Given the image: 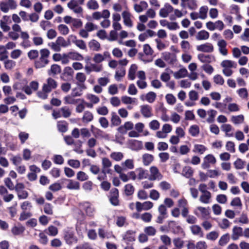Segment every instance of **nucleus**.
Returning a JSON list of instances; mask_svg holds the SVG:
<instances>
[{
    "label": "nucleus",
    "instance_id": "nucleus-25",
    "mask_svg": "<svg viewBox=\"0 0 249 249\" xmlns=\"http://www.w3.org/2000/svg\"><path fill=\"white\" fill-rule=\"evenodd\" d=\"M195 213L198 216L200 215L203 217H206L210 213L209 209L201 206L197 207L195 211Z\"/></svg>",
    "mask_w": 249,
    "mask_h": 249
},
{
    "label": "nucleus",
    "instance_id": "nucleus-43",
    "mask_svg": "<svg viewBox=\"0 0 249 249\" xmlns=\"http://www.w3.org/2000/svg\"><path fill=\"white\" fill-rule=\"evenodd\" d=\"M122 102L125 105L136 104L137 100L135 98H132L127 96H123L121 98Z\"/></svg>",
    "mask_w": 249,
    "mask_h": 249
},
{
    "label": "nucleus",
    "instance_id": "nucleus-8",
    "mask_svg": "<svg viewBox=\"0 0 249 249\" xmlns=\"http://www.w3.org/2000/svg\"><path fill=\"white\" fill-rule=\"evenodd\" d=\"M154 204L150 201H145L143 203L137 201L136 202V209L138 212L142 211H148L153 207Z\"/></svg>",
    "mask_w": 249,
    "mask_h": 249
},
{
    "label": "nucleus",
    "instance_id": "nucleus-24",
    "mask_svg": "<svg viewBox=\"0 0 249 249\" xmlns=\"http://www.w3.org/2000/svg\"><path fill=\"white\" fill-rule=\"evenodd\" d=\"M64 238L67 243L69 245L76 243L77 242V239L74 236L72 231H68L66 232Z\"/></svg>",
    "mask_w": 249,
    "mask_h": 249
},
{
    "label": "nucleus",
    "instance_id": "nucleus-17",
    "mask_svg": "<svg viewBox=\"0 0 249 249\" xmlns=\"http://www.w3.org/2000/svg\"><path fill=\"white\" fill-rule=\"evenodd\" d=\"M140 110L142 116L145 118H150L153 116L152 108L147 105H142L140 107Z\"/></svg>",
    "mask_w": 249,
    "mask_h": 249
},
{
    "label": "nucleus",
    "instance_id": "nucleus-47",
    "mask_svg": "<svg viewBox=\"0 0 249 249\" xmlns=\"http://www.w3.org/2000/svg\"><path fill=\"white\" fill-rule=\"evenodd\" d=\"M86 6L89 9L91 10H96L99 8V5L96 0H89Z\"/></svg>",
    "mask_w": 249,
    "mask_h": 249
},
{
    "label": "nucleus",
    "instance_id": "nucleus-54",
    "mask_svg": "<svg viewBox=\"0 0 249 249\" xmlns=\"http://www.w3.org/2000/svg\"><path fill=\"white\" fill-rule=\"evenodd\" d=\"M25 230V228L21 225L14 226L12 228L11 232L15 235H18L22 234Z\"/></svg>",
    "mask_w": 249,
    "mask_h": 249
},
{
    "label": "nucleus",
    "instance_id": "nucleus-50",
    "mask_svg": "<svg viewBox=\"0 0 249 249\" xmlns=\"http://www.w3.org/2000/svg\"><path fill=\"white\" fill-rule=\"evenodd\" d=\"M199 127L197 125H191L189 129V132L193 137H196L199 134Z\"/></svg>",
    "mask_w": 249,
    "mask_h": 249
},
{
    "label": "nucleus",
    "instance_id": "nucleus-46",
    "mask_svg": "<svg viewBox=\"0 0 249 249\" xmlns=\"http://www.w3.org/2000/svg\"><path fill=\"white\" fill-rule=\"evenodd\" d=\"M3 61L4 67L6 70H11L16 66V62L11 59H5Z\"/></svg>",
    "mask_w": 249,
    "mask_h": 249
},
{
    "label": "nucleus",
    "instance_id": "nucleus-49",
    "mask_svg": "<svg viewBox=\"0 0 249 249\" xmlns=\"http://www.w3.org/2000/svg\"><path fill=\"white\" fill-rule=\"evenodd\" d=\"M208 10V7L206 5L202 6L199 8L198 14L200 17V19H205L207 18Z\"/></svg>",
    "mask_w": 249,
    "mask_h": 249
},
{
    "label": "nucleus",
    "instance_id": "nucleus-58",
    "mask_svg": "<svg viewBox=\"0 0 249 249\" xmlns=\"http://www.w3.org/2000/svg\"><path fill=\"white\" fill-rule=\"evenodd\" d=\"M123 240L126 242H133L135 241L134 233L130 231H127L123 235Z\"/></svg>",
    "mask_w": 249,
    "mask_h": 249
},
{
    "label": "nucleus",
    "instance_id": "nucleus-7",
    "mask_svg": "<svg viewBox=\"0 0 249 249\" xmlns=\"http://www.w3.org/2000/svg\"><path fill=\"white\" fill-rule=\"evenodd\" d=\"M58 84L56 81L51 77L47 79L46 83L43 84L42 87L44 90L49 91L50 92L57 87Z\"/></svg>",
    "mask_w": 249,
    "mask_h": 249
},
{
    "label": "nucleus",
    "instance_id": "nucleus-51",
    "mask_svg": "<svg viewBox=\"0 0 249 249\" xmlns=\"http://www.w3.org/2000/svg\"><path fill=\"white\" fill-rule=\"evenodd\" d=\"M188 71L185 68H182L179 70L178 71L176 72L174 74V76L175 78L179 79L181 78L185 77L187 76Z\"/></svg>",
    "mask_w": 249,
    "mask_h": 249
},
{
    "label": "nucleus",
    "instance_id": "nucleus-2",
    "mask_svg": "<svg viewBox=\"0 0 249 249\" xmlns=\"http://www.w3.org/2000/svg\"><path fill=\"white\" fill-rule=\"evenodd\" d=\"M220 66L222 68V72L227 77L231 76L233 73L232 69L237 67V64L235 62L229 59L223 60Z\"/></svg>",
    "mask_w": 249,
    "mask_h": 249
},
{
    "label": "nucleus",
    "instance_id": "nucleus-28",
    "mask_svg": "<svg viewBox=\"0 0 249 249\" xmlns=\"http://www.w3.org/2000/svg\"><path fill=\"white\" fill-rule=\"evenodd\" d=\"M135 172L137 175L138 179L142 180L148 178L149 176L147 170L142 168H138L135 170Z\"/></svg>",
    "mask_w": 249,
    "mask_h": 249
},
{
    "label": "nucleus",
    "instance_id": "nucleus-29",
    "mask_svg": "<svg viewBox=\"0 0 249 249\" xmlns=\"http://www.w3.org/2000/svg\"><path fill=\"white\" fill-rule=\"evenodd\" d=\"M129 145L131 149L133 150H139L143 147L142 142L136 140L129 141Z\"/></svg>",
    "mask_w": 249,
    "mask_h": 249
},
{
    "label": "nucleus",
    "instance_id": "nucleus-35",
    "mask_svg": "<svg viewBox=\"0 0 249 249\" xmlns=\"http://www.w3.org/2000/svg\"><path fill=\"white\" fill-rule=\"evenodd\" d=\"M190 230L193 234L203 237V233L201 227L197 225H194L190 227Z\"/></svg>",
    "mask_w": 249,
    "mask_h": 249
},
{
    "label": "nucleus",
    "instance_id": "nucleus-32",
    "mask_svg": "<svg viewBox=\"0 0 249 249\" xmlns=\"http://www.w3.org/2000/svg\"><path fill=\"white\" fill-rule=\"evenodd\" d=\"M209 33L203 30H201L196 34V38L197 40H206L209 38Z\"/></svg>",
    "mask_w": 249,
    "mask_h": 249
},
{
    "label": "nucleus",
    "instance_id": "nucleus-45",
    "mask_svg": "<svg viewBox=\"0 0 249 249\" xmlns=\"http://www.w3.org/2000/svg\"><path fill=\"white\" fill-rule=\"evenodd\" d=\"M211 193L206 192V193H203L200 196L199 200L203 203L209 204L211 202Z\"/></svg>",
    "mask_w": 249,
    "mask_h": 249
},
{
    "label": "nucleus",
    "instance_id": "nucleus-52",
    "mask_svg": "<svg viewBox=\"0 0 249 249\" xmlns=\"http://www.w3.org/2000/svg\"><path fill=\"white\" fill-rule=\"evenodd\" d=\"M121 165L124 169H132L134 168V160L132 159H127L122 162Z\"/></svg>",
    "mask_w": 249,
    "mask_h": 249
},
{
    "label": "nucleus",
    "instance_id": "nucleus-11",
    "mask_svg": "<svg viewBox=\"0 0 249 249\" xmlns=\"http://www.w3.org/2000/svg\"><path fill=\"white\" fill-rule=\"evenodd\" d=\"M119 191L116 188H113L110 192V195L109 196V201L112 205L114 206H118L119 204Z\"/></svg>",
    "mask_w": 249,
    "mask_h": 249
},
{
    "label": "nucleus",
    "instance_id": "nucleus-55",
    "mask_svg": "<svg viewBox=\"0 0 249 249\" xmlns=\"http://www.w3.org/2000/svg\"><path fill=\"white\" fill-rule=\"evenodd\" d=\"M208 117L207 118V122L212 123L214 121V118L217 114V111L214 109H210L207 112Z\"/></svg>",
    "mask_w": 249,
    "mask_h": 249
},
{
    "label": "nucleus",
    "instance_id": "nucleus-31",
    "mask_svg": "<svg viewBox=\"0 0 249 249\" xmlns=\"http://www.w3.org/2000/svg\"><path fill=\"white\" fill-rule=\"evenodd\" d=\"M148 7L147 3L145 1H140L139 4L136 3L134 5V9L137 13H141L145 10Z\"/></svg>",
    "mask_w": 249,
    "mask_h": 249
},
{
    "label": "nucleus",
    "instance_id": "nucleus-63",
    "mask_svg": "<svg viewBox=\"0 0 249 249\" xmlns=\"http://www.w3.org/2000/svg\"><path fill=\"white\" fill-rule=\"evenodd\" d=\"M57 43L61 47H67L70 45V41H67L63 37L59 36L55 40Z\"/></svg>",
    "mask_w": 249,
    "mask_h": 249
},
{
    "label": "nucleus",
    "instance_id": "nucleus-53",
    "mask_svg": "<svg viewBox=\"0 0 249 249\" xmlns=\"http://www.w3.org/2000/svg\"><path fill=\"white\" fill-rule=\"evenodd\" d=\"M231 225V223L226 218H223L218 222V226L222 229H228Z\"/></svg>",
    "mask_w": 249,
    "mask_h": 249
},
{
    "label": "nucleus",
    "instance_id": "nucleus-27",
    "mask_svg": "<svg viewBox=\"0 0 249 249\" xmlns=\"http://www.w3.org/2000/svg\"><path fill=\"white\" fill-rule=\"evenodd\" d=\"M163 59L170 64H174L177 61L176 56L175 54L164 52L162 53Z\"/></svg>",
    "mask_w": 249,
    "mask_h": 249
},
{
    "label": "nucleus",
    "instance_id": "nucleus-26",
    "mask_svg": "<svg viewBox=\"0 0 249 249\" xmlns=\"http://www.w3.org/2000/svg\"><path fill=\"white\" fill-rule=\"evenodd\" d=\"M243 235V229L242 228L234 226L232 229L231 238L233 240H237Z\"/></svg>",
    "mask_w": 249,
    "mask_h": 249
},
{
    "label": "nucleus",
    "instance_id": "nucleus-3",
    "mask_svg": "<svg viewBox=\"0 0 249 249\" xmlns=\"http://www.w3.org/2000/svg\"><path fill=\"white\" fill-rule=\"evenodd\" d=\"M17 2L15 0H3L0 2V10L7 13L10 10H14L17 7Z\"/></svg>",
    "mask_w": 249,
    "mask_h": 249
},
{
    "label": "nucleus",
    "instance_id": "nucleus-10",
    "mask_svg": "<svg viewBox=\"0 0 249 249\" xmlns=\"http://www.w3.org/2000/svg\"><path fill=\"white\" fill-rule=\"evenodd\" d=\"M67 6L75 14H82L83 13V8L79 5L77 1L76 0H71L67 3Z\"/></svg>",
    "mask_w": 249,
    "mask_h": 249
},
{
    "label": "nucleus",
    "instance_id": "nucleus-37",
    "mask_svg": "<svg viewBox=\"0 0 249 249\" xmlns=\"http://www.w3.org/2000/svg\"><path fill=\"white\" fill-rule=\"evenodd\" d=\"M221 130L225 133V136L227 137H231L233 136V133H230L232 130V127L230 124H224L221 125Z\"/></svg>",
    "mask_w": 249,
    "mask_h": 249
},
{
    "label": "nucleus",
    "instance_id": "nucleus-40",
    "mask_svg": "<svg viewBox=\"0 0 249 249\" xmlns=\"http://www.w3.org/2000/svg\"><path fill=\"white\" fill-rule=\"evenodd\" d=\"M93 119V115L89 111H86L84 112L82 118V122L84 123H88L91 122Z\"/></svg>",
    "mask_w": 249,
    "mask_h": 249
},
{
    "label": "nucleus",
    "instance_id": "nucleus-38",
    "mask_svg": "<svg viewBox=\"0 0 249 249\" xmlns=\"http://www.w3.org/2000/svg\"><path fill=\"white\" fill-rule=\"evenodd\" d=\"M194 174V170L192 168L189 166H185L182 169L181 175L187 178H189L191 177Z\"/></svg>",
    "mask_w": 249,
    "mask_h": 249
},
{
    "label": "nucleus",
    "instance_id": "nucleus-36",
    "mask_svg": "<svg viewBox=\"0 0 249 249\" xmlns=\"http://www.w3.org/2000/svg\"><path fill=\"white\" fill-rule=\"evenodd\" d=\"M84 209L89 216H92L95 212V209L92 205L89 203V202H85L83 204Z\"/></svg>",
    "mask_w": 249,
    "mask_h": 249
},
{
    "label": "nucleus",
    "instance_id": "nucleus-33",
    "mask_svg": "<svg viewBox=\"0 0 249 249\" xmlns=\"http://www.w3.org/2000/svg\"><path fill=\"white\" fill-rule=\"evenodd\" d=\"M66 187L70 190H78L80 189V183L77 181L72 179H68Z\"/></svg>",
    "mask_w": 249,
    "mask_h": 249
},
{
    "label": "nucleus",
    "instance_id": "nucleus-23",
    "mask_svg": "<svg viewBox=\"0 0 249 249\" xmlns=\"http://www.w3.org/2000/svg\"><path fill=\"white\" fill-rule=\"evenodd\" d=\"M86 98L90 102V103L87 104V107H92L93 104H97L100 101L99 97L93 94H88L86 95Z\"/></svg>",
    "mask_w": 249,
    "mask_h": 249
},
{
    "label": "nucleus",
    "instance_id": "nucleus-19",
    "mask_svg": "<svg viewBox=\"0 0 249 249\" xmlns=\"http://www.w3.org/2000/svg\"><path fill=\"white\" fill-rule=\"evenodd\" d=\"M110 54L108 52H105L103 54L97 53H95L93 57V61L97 64H99L104 61L106 58L109 57Z\"/></svg>",
    "mask_w": 249,
    "mask_h": 249
},
{
    "label": "nucleus",
    "instance_id": "nucleus-22",
    "mask_svg": "<svg viewBox=\"0 0 249 249\" xmlns=\"http://www.w3.org/2000/svg\"><path fill=\"white\" fill-rule=\"evenodd\" d=\"M156 97V94L152 91L149 92L146 94H142L140 96L142 101H147L148 103H152L154 102Z\"/></svg>",
    "mask_w": 249,
    "mask_h": 249
},
{
    "label": "nucleus",
    "instance_id": "nucleus-9",
    "mask_svg": "<svg viewBox=\"0 0 249 249\" xmlns=\"http://www.w3.org/2000/svg\"><path fill=\"white\" fill-rule=\"evenodd\" d=\"M174 11V7L169 3H165L163 7L160 10L159 16L163 18L168 17Z\"/></svg>",
    "mask_w": 249,
    "mask_h": 249
},
{
    "label": "nucleus",
    "instance_id": "nucleus-20",
    "mask_svg": "<svg viewBox=\"0 0 249 249\" xmlns=\"http://www.w3.org/2000/svg\"><path fill=\"white\" fill-rule=\"evenodd\" d=\"M11 22L10 18L8 16H4L0 20V26L4 32L8 31L10 28L8 25Z\"/></svg>",
    "mask_w": 249,
    "mask_h": 249
},
{
    "label": "nucleus",
    "instance_id": "nucleus-18",
    "mask_svg": "<svg viewBox=\"0 0 249 249\" xmlns=\"http://www.w3.org/2000/svg\"><path fill=\"white\" fill-rule=\"evenodd\" d=\"M122 15L124 24L128 27H132L133 26V22L131 20V14L127 11H124L123 12Z\"/></svg>",
    "mask_w": 249,
    "mask_h": 249
},
{
    "label": "nucleus",
    "instance_id": "nucleus-16",
    "mask_svg": "<svg viewBox=\"0 0 249 249\" xmlns=\"http://www.w3.org/2000/svg\"><path fill=\"white\" fill-rule=\"evenodd\" d=\"M39 86L38 82L33 81L31 82L28 86L24 87V91L28 95H30L32 93L33 91H36L37 90Z\"/></svg>",
    "mask_w": 249,
    "mask_h": 249
},
{
    "label": "nucleus",
    "instance_id": "nucleus-57",
    "mask_svg": "<svg viewBox=\"0 0 249 249\" xmlns=\"http://www.w3.org/2000/svg\"><path fill=\"white\" fill-rule=\"evenodd\" d=\"M110 157L116 161H119L123 159L124 154L121 152H113L110 154Z\"/></svg>",
    "mask_w": 249,
    "mask_h": 249
},
{
    "label": "nucleus",
    "instance_id": "nucleus-59",
    "mask_svg": "<svg viewBox=\"0 0 249 249\" xmlns=\"http://www.w3.org/2000/svg\"><path fill=\"white\" fill-rule=\"evenodd\" d=\"M8 51L5 50L4 45H0V61H3L8 58Z\"/></svg>",
    "mask_w": 249,
    "mask_h": 249
},
{
    "label": "nucleus",
    "instance_id": "nucleus-41",
    "mask_svg": "<svg viewBox=\"0 0 249 249\" xmlns=\"http://www.w3.org/2000/svg\"><path fill=\"white\" fill-rule=\"evenodd\" d=\"M68 53L70 60L81 61L84 59L83 55L77 52H70Z\"/></svg>",
    "mask_w": 249,
    "mask_h": 249
},
{
    "label": "nucleus",
    "instance_id": "nucleus-4",
    "mask_svg": "<svg viewBox=\"0 0 249 249\" xmlns=\"http://www.w3.org/2000/svg\"><path fill=\"white\" fill-rule=\"evenodd\" d=\"M150 175L148 179L150 180H160L163 178V176L159 171L158 167L152 166L149 168Z\"/></svg>",
    "mask_w": 249,
    "mask_h": 249
},
{
    "label": "nucleus",
    "instance_id": "nucleus-6",
    "mask_svg": "<svg viewBox=\"0 0 249 249\" xmlns=\"http://www.w3.org/2000/svg\"><path fill=\"white\" fill-rule=\"evenodd\" d=\"M197 59L203 63L206 64L213 63L216 61V58L214 55L213 54H206L204 53H199L197 55Z\"/></svg>",
    "mask_w": 249,
    "mask_h": 249
},
{
    "label": "nucleus",
    "instance_id": "nucleus-15",
    "mask_svg": "<svg viewBox=\"0 0 249 249\" xmlns=\"http://www.w3.org/2000/svg\"><path fill=\"white\" fill-rule=\"evenodd\" d=\"M64 103L67 105H76L80 102H84V100L82 99H76L75 97L71 94L65 96L63 99Z\"/></svg>",
    "mask_w": 249,
    "mask_h": 249
},
{
    "label": "nucleus",
    "instance_id": "nucleus-42",
    "mask_svg": "<svg viewBox=\"0 0 249 249\" xmlns=\"http://www.w3.org/2000/svg\"><path fill=\"white\" fill-rule=\"evenodd\" d=\"M122 121L115 112L111 113V123L112 126H118L121 124Z\"/></svg>",
    "mask_w": 249,
    "mask_h": 249
},
{
    "label": "nucleus",
    "instance_id": "nucleus-12",
    "mask_svg": "<svg viewBox=\"0 0 249 249\" xmlns=\"http://www.w3.org/2000/svg\"><path fill=\"white\" fill-rule=\"evenodd\" d=\"M196 49L197 51L199 52L207 53H212L214 50V47L213 44L208 42L197 45Z\"/></svg>",
    "mask_w": 249,
    "mask_h": 249
},
{
    "label": "nucleus",
    "instance_id": "nucleus-21",
    "mask_svg": "<svg viewBox=\"0 0 249 249\" xmlns=\"http://www.w3.org/2000/svg\"><path fill=\"white\" fill-rule=\"evenodd\" d=\"M134 124L132 122L127 121L124 123L123 125L119 127L117 129L118 131L122 134H125L127 131L131 130L133 128Z\"/></svg>",
    "mask_w": 249,
    "mask_h": 249
},
{
    "label": "nucleus",
    "instance_id": "nucleus-60",
    "mask_svg": "<svg viewBox=\"0 0 249 249\" xmlns=\"http://www.w3.org/2000/svg\"><path fill=\"white\" fill-rule=\"evenodd\" d=\"M61 67L57 64H53L51 66V69L49 71V74L56 75L60 73Z\"/></svg>",
    "mask_w": 249,
    "mask_h": 249
},
{
    "label": "nucleus",
    "instance_id": "nucleus-14",
    "mask_svg": "<svg viewBox=\"0 0 249 249\" xmlns=\"http://www.w3.org/2000/svg\"><path fill=\"white\" fill-rule=\"evenodd\" d=\"M181 6L192 10H196L198 6L196 0H181Z\"/></svg>",
    "mask_w": 249,
    "mask_h": 249
},
{
    "label": "nucleus",
    "instance_id": "nucleus-62",
    "mask_svg": "<svg viewBox=\"0 0 249 249\" xmlns=\"http://www.w3.org/2000/svg\"><path fill=\"white\" fill-rule=\"evenodd\" d=\"M143 52L146 56H152L154 53V50L148 44L143 45Z\"/></svg>",
    "mask_w": 249,
    "mask_h": 249
},
{
    "label": "nucleus",
    "instance_id": "nucleus-48",
    "mask_svg": "<svg viewBox=\"0 0 249 249\" xmlns=\"http://www.w3.org/2000/svg\"><path fill=\"white\" fill-rule=\"evenodd\" d=\"M138 69V67L136 64L132 65L129 70L128 77L131 80H133L135 78L136 72Z\"/></svg>",
    "mask_w": 249,
    "mask_h": 249
},
{
    "label": "nucleus",
    "instance_id": "nucleus-61",
    "mask_svg": "<svg viewBox=\"0 0 249 249\" xmlns=\"http://www.w3.org/2000/svg\"><path fill=\"white\" fill-rule=\"evenodd\" d=\"M125 71L124 68H121L120 69L116 71L115 74V79L119 81L125 75Z\"/></svg>",
    "mask_w": 249,
    "mask_h": 249
},
{
    "label": "nucleus",
    "instance_id": "nucleus-64",
    "mask_svg": "<svg viewBox=\"0 0 249 249\" xmlns=\"http://www.w3.org/2000/svg\"><path fill=\"white\" fill-rule=\"evenodd\" d=\"M57 126L58 130L61 132H65L68 130V123L65 121L58 122Z\"/></svg>",
    "mask_w": 249,
    "mask_h": 249
},
{
    "label": "nucleus",
    "instance_id": "nucleus-39",
    "mask_svg": "<svg viewBox=\"0 0 249 249\" xmlns=\"http://www.w3.org/2000/svg\"><path fill=\"white\" fill-rule=\"evenodd\" d=\"M98 234L100 238L102 239L104 238H110L111 237H114V235L112 234V232L110 231H105L102 229H99L98 230Z\"/></svg>",
    "mask_w": 249,
    "mask_h": 249
},
{
    "label": "nucleus",
    "instance_id": "nucleus-44",
    "mask_svg": "<svg viewBox=\"0 0 249 249\" xmlns=\"http://www.w3.org/2000/svg\"><path fill=\"white\" fill-rule=\"evenodd\" d=\"M89 46L91 50L94 51H98L101 49L100 43L95 39H92L89 42Z\"/></svg>",
    "mask_w": 249,
    "mask_h": 249
},
{
    "label": "nucleus",
    "instance_id": "nucleus-30",
    "mask_svg": "<svg viewBox=\"0 0 249 249\" xmlns=\"http://www.w3.org/2000/svg\"><path fill=\"white\" fill-rule=\"evenodd\" d=\"M244 116L242 114L233 115L231 118V122L235 125H239L244 123Z\"/></svg>",
    "mask_w": 249,
    "mask_h": 249
},
{
    "label": "nucleus",
    "instance_id": "nucleus-34",
    "mask_svg": "<svg viewBox=\"0 0 249 249\" xmlns=\"http://www.w3.org/2000/svg\"><path fill=\"white\" fill-rule=\"evenodd\" d=\"M207 150V148L202 144H196L193 149V152L198 154H203Z\"/></svg>",
    "mask_w": 249,
    "mask_h": 249
},
{
    "label": "nucleus",
    "instance_id": "nucleus-5",
    "mask_svg": "<svg viewBox=\"0 0 249 249\" xmlns=\"http://www.w3.org/2000/svg\"><path fill=\"white\" fill-rule=\"evenodd\" d=\"M216 162V160L215 157L212 154H208L203 158L201 166L203 169H207L210 167L211 165H214Z\"/></svg>",
    "mask_w": 249,
    "mask_h": 249
},
{
    "label": "nucleus",
    "instance_id": "nucleus-1",
    "mask_svg": "<svg viewBox=\"0 0 249 249\" xmlns=\"http://www.w3.org/2000/svg\"><path fill=\"white\" fill-rule=\"evenodd\" d=\"M50 52L47 49H42L40 50V57L35 62V67L36 69H40L45 67L49 63L48 57Z\"/></svg>",
    "mask_w": 249,
    "mask_h": 249
},
{
    "label": "nucleus",
    "instance_id": "nucleus-13",
    "mask_svg": "<svg viewBox=\"0 0 249 249\" xmlns=\"http://www.w3.org/2000/svg\"><path fill=\"white\" fill-rule=\"evenodd\" d=\"M217 46L219 53L223 56H226L228 54L227 49V43L224 39H220L217 42Z\"/></svg>",
    "mask_w": 249,
    "mask_h": 249
},
{
    "label": "nucleus",
    "instance_id": "nucleus-56",
    "mask_svg": "<svg viewBox=\"0 0 249 249\" xmlns=\"http://www.w3.org/2000/svg\"><path fill=\"white\" fill-rule=\"evenodd\" d=\"M142 162L144 165L147 166L149 165L153 160V156L149 154H145L142 156Z\"/></svg>",
    "mask_w": 249,
    "mask_h": 249
}]
</instances>
